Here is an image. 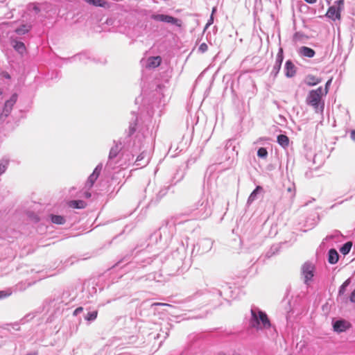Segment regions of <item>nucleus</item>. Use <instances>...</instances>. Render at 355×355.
Listing matches in <instances>:
<instances>
[{
    "instance_id": "obj_1",
    "label": "nucleus",
    "mask_w": 355,
    "mask_h": 355,
    "mask_svg": "<svg viewBox=\"0 0 355 355\" xmlns=\"http://www.w3.org/2000/svg\"><path fill=\"white\" fill-rule=\"evenodd\" d=\"M127 143L126 147L123 146V148H126V150L130 153H126L125 150H123L119 161H116L115 159L119 151L122 149L121 147V142H119V144H116L111 148L108 156V160L105 166L107 168L114 169L117 167L123 168V166L129 165L130 163L133 162L135 154H137L142 147L140 135L139 134H136L132 141L130 140L128 141Z\"/></svg>"
},
{
    "instance_id": "obj_2",
    "label": "nucleus",
    "mask_w": 355,
    "mask_h": 355,
    "mask_svg": "<svg viewBox=\"0 0 355 355\" xmlns=\"http://www.w3.org/2000/svg\"><path fill=\"white\" fill-rule=\"evenodd\" d=\"M211 205L208 195L205 193L188 207L185 214L191 219H206L211 214Z\"/></svg>"
},
{
    "instance_id": "obj_3",
    "label": "nucleus",
    "mask_w": 355,
    "mask_h": 355,
    "mask_svg": "<svg viewBox=\"0 0 355 355\" xmlns=\"http://www.w3.org/2000/svg\"><path fill=\"white\" fill-rule=\"evenodd\" d=\"M251 317L249 320V326L257 330H262L270 327L271 324L267 314L257 306H252Z\"/></svg>"
},
{
    "instance_id": "obj_4",
    "label": "nucleus",
    "mask_w": 355,
    "mask_h": 355,
    "mask_svg": "<svg viewBox=\"0 0 355 355\" xmlns=\"http://www.w3.org/2000/svg\"><path fill=\"white\" fill-rule=\"evenodd\" d=\"M324 95L322 87L311 90L307 95L306 103L307 105L313 107L315 112H322L324 108V103L322 101V98Z\"/></svg>"
},
{
    "instance_id": "obj_5",
    "label": "nucleus",
    "mask_w": 355,
    "mask_h": 355,
    "mask_svg": "<svg viewBox=\"0 0 355 355\" xmlns=\"http://www.w3.org/2000/svg\"><path fill=\"white\" fill-rule=\"evenodd\" d=\"M137 134H139L140 135V137H141V144H142V147H141V149L140 150V151L141 150H142V151L137 156L135 162H134V164L137 168H142L144 166H146L148 164V162H149V156L147 155L146 149H144V145H145V141H143L144 139L145 138V136H144V133L141 132L140 131H138L137 132ZM138 152H139V150Z\"/></svg>"
},
{
    "instance_id": "obj_6",
    "label": "nucleus",
    "mask_w": 355,
    "mask_h": 355,
    "mask_svg": "<svg viewBox=\"0 0 355 355\" xmlns=\"http://www.w3.org/2000/svg\"><path fill=\"white\" fill-rule=\"evenodd\" d=\"M14 38L13 22H3L0 24V42H6Z\"/></svg>"
},
{
    "instance_id": "obj_7",
    "label": "nucleus",
    "mask_w": 355,
    "mask_h": 355,
    "mask_svg": "<svg viewBox=\"0 0 355 355\" xmlns=\"http://www.w3.org/2000/svg\"><path fill=\"white\" fill-rule=\"evenodd\" d=\"M234 141L229 139L226 141L224 147V153L219 158L220 162L229 161L233 159L235 155H237L238 153L235 151V146L233 144Z\"/></svg>"
},
{
    "instance_id": "obj_8",
    "label": "nucleus",
    "mask_w": 355,
    "mask_h": 355,
    "mask_svg": "<svg viewBox=\"0 0 355 355\" xmlns=\"http://www.w3.org/2000/svg\"><path fill=\"white\" fill-rule=\"evenodd\" d=\"M17 101V94H13L10 98L5 102L2 111L0 113V120L3 121L6 118L10 115Z\"/></svg>"
},
{
    "instance_id": "obj_9",
    "label": "nucleus",
    "mask_w": 355,
    "mask_h": 355,
    "mask_svg": "<svg viewBox=\"0 0 355 355\" xmlns=\"http://www.w3.org/2000/svg\"><path fill=\"white\" fill-rule=\"evenodd\" d=\"M150 18L157 21H162L175 25L178 27L182 26V21L180 19L164 14H153Z\"/></svg>"
},
{
    "instance_id": "obj_10",
    "label": "nucleus",
    "mask_w": 355,
    "mask_h": 355,
    "mask_svg": "<svg viewBox=\"0 0 355 355\" xmlns=\"http://www.w3.org/2000/svg\"><path fill=\"white\" fill-rule=\"evenodd\" d=\"M351 278H348L339 287L338 293L336 298V300L338 303L345 304L348 303V297L345 295V292L347 291V288L351 284Z\"/></svg>"
},
{
    "instance_id": "obj_11",
    "label": "nucleus",
    "mask_w": 355,
    "mask_h": 355,
    "mask_svg": "<svg viewBox=\"0 0 355 355\" xmlns=\"http://www.w3.org/2000/svg\"><path fill=\"white\" fill-rule=\"evenodd\" d=\"M314 266L309 262H306L302 267V275L304 277V283L307 285L314 275Z\"/></svg>"
},
{
    "instance_id": "obj_12",
    "label": "nucleus",
    "mask_w": 355,
    "mask_h": 355,
    "mask_svg": "<svg viewBox=\"0 0 355 355\" xmlns=\"http://www.w3.org/2000/svg\"><path fill=\"white\" fill-rule=\"evenodd\" d=\"M102 168H103V164L101 163H100L99 164H98L96 166V167L94 170L93 173L89 176L87 181L86 182V184H85V187L87 189H89L90 188L92 187V186L94 185V183L98 178Z\"/></svg>"
},
{
    "instance_id": "obj_13",
    "label": "nucleus",
    "mask_w": 355,
    "mask_h": 355,
    "mask_svg": "<svg viewBox=\"0 0 355 355\" xmlns=\"http://www.w3.org/2000/svg\"><path fill=\"white\" fill-rule=\"evenodd\" d=\"M334 330L338 333H342L351 327L349 322L345 320H338L333 324Z\"/></svg>"
},
{
    "instance_id": "obj_14",
    "label": "nucleus",
    "mask_w": 355,
    "mask_h": 355,
    "mask_svg": "<svg viewBox=\"0 0 355 355\" xmlns=\"http://www.w3.org/2000/svg\"><path fill=\"white\" fill-rule=\"evenodd\" d=\"M10 44L13 47V49L21 55H23L26 52V49L24 42L21 41H18L15 37L12 39L10 41Z\"/></svg>"
},
{
    "instance_id": "obj_15",
    "label": "nucleus",
    "mask_w": 355,
    "mask_h": 355,
    "mask_svg": "<svg viewBox=\"0 0 355 355\" xmlns=\"http://www.w3.org/2000/svg\"><path fill=\"white\" fill-rule=\"evenodd\" d=\"M284 73L287 78H293L296 74V67L291 60H288L285 63Z\"/></svg>"
},
{
    "instance_id": "obj_16",
    "label": "nucleus",
    "mask_w": 355,
    "mask_h": 355,
    "mask_svg": "<svg viewBox=\"0 0 355 355\" xmlns=\"http://www.w3.org/2000/svg\"><path fill=\"white\" fill-rule=\"evenodd\" d=\"M212 246L213 241L209 239H203L199 242V247L202 254L209 252L212 248Z\"/></svg>"
},
{
    "instance_id": "obj_17",
    "label": "nucleus",
    "mask_w": 355,
    "mask_h": 355,
    "mask_svg": "<svg viewBox=\"0 0 355 355\" xmlns=\"http://www.w3.org/2000/svg\"><path fill=\"white\" fill-rule=\"evenodd\" d=\"M31 29V26L30 24H22L19 27H15V23L13 22V31L14 36L15 35H23L27 33Z\"/></svg>"
},
{
    "instance_id": "obj_18",
    "label": "nucleus",
    "mask_w": 355,
    "mask_h": 355,
    "mask_svg": "<svg viewBox=\"0 0 355 355\" xmlns=\"http://www.w3.org/2000/svg\"><path fill=\"white\" fill-rule=\"evenodd\" d=\"M298 53L303 57L309 58H313L315 55V52L311 48L307 46H302L299 49Z\"/></svg>"
},
{
    "instance_id": "obj_19",
    "label": "nucleus",
    "mask_w": 355,
    "mask_h": 355,
    "mask_svg": "<svg viewBox=\"0 0 355 355\" xmlns=\"http://www.w3.org/2000/svg\"><path fill=\"white\" fill-rule=\"evenodd\" d=\"M326 16L333 20H336L340 17V10L336 6H331L329 8Z\"/></svg>"
},
{
    "instance_id": "obj_20",
    "label": "nucleus",
    "mask_w": 355,
    "mask_h": 355,
    "mask_svg": "<svg viewBox=\"0 0 355 355\" xmlns=\"http://www.w3.org/2000/svg\"><path fill=\"white\" fill-rule=\"evenodd\" d=\"M98 310L94 309H87V313L84 314V318L87 322L88 324L96 320L98 316Z\"/></svg>"
},
{
    "instance_id": "obj_21",
    "label": "nucleus",
    "mask_w": 355,
    "mask_h": 355,
    "mask_svg": "<svg viewBox=\"0 0 355 355\" xmlns=\"http://www.w3.org/2000/svg\"><path fill=\"white\" fill-rule=\"evenodd\" d=\"M304 83L308 86H315L321 82V78L309 74L304 78Z\"/></svg>"
},
{
    "instance_id": "obj_22",
    "label": "nucleus",
    "mask_w": 355,
    "mask_h": 355,
    "mask_svg": "<svg viewBox=\"0 0 355 355\" xmlns=\"http://www.w3.org/2000/svg\"><path fill=\"white\" fill-rule=\"evenodd\" d=\"M162 62V58L160 56H154L150 57L146 63L147 68H155L158 67Z\"/></svg>"
},
{
    "instance_id": "obj_23",
    "label": "nucleus",
    "mask_w": 355,
    "mask_h": 355,
    "mask_svg": "<svg viewBox=\"0 0 355 355\" xmlns=\"http://www.w3.org/2000/svg\"><path fill=\"white\" fill-rule=\"evenodd\" d=\"M339 258V254L338 252L332 248L330 249L328 252V261L331 264H335L338 262Z\"/></svg>"
},
{
    "instance_id": "obj_24",
    "label": "nucleus",
    "mask_w": 355,
    "mask_h": 355,
    "mask_svg": "<svg viewBox=\"0 0 355 355\" xmlns=\"http://www.w3.org/2000/svg\"><path fill=\"white\" fill-rule=\"evenodd\" d=\"M263 191V187L261 186H257L254 190L250 193L248 197L247 203L248 205L252 204L254 200L257 199V195Z\"/></svg>"
},
{
    "instance_id": "obj_25",
    "label": "nucleus",
    "mask_w": 355,
    "mask_h": 355,
    "mask_svg": "<svg viewBox=\"0 0 355 355\" xmlns=\"http://www.w3.org/2000/svg\"><path fill=\"white\" fill-rule=\"evenodd\" d=\"M69 205L70 207L74 209H83L85 207L86 203L85 201L81 200H71L69 202Z\"/></svg>"
},
{
    "instance_id": "obj_26",
    "label": "nucleus",
    "mask_w": 355,
    "mask_h": 355,
    "mask_svg": "<svg viewBox=\"0 0 355 355\" xmlns=\"http://www.w3.org/2000/svg\"><path fill=\"white\" fill-rule=\"evenodd\" d=\"M50 218L51 222L54 224L63 225L66 222L65 218L60 215L51 214Z\"/></svg>"
},
{
    "instance_id": "obj_27",
    "label": "nucleus",
    "mask_w": 355,
    "mask_h": 355,
    "mask_svg": "<svg viewBox=\"0 0 355 355\" xmlns=\"http://www.w3.org/2000/svg\"><path fill=\"white\" fill-rule=\"evenodd\" d=\"M277 142L282 147H286L289 144L288 137L285 135H279L277 136Z\"/></svg>"
},
{
    "instance_id": "obj_28",
    "label": "nucleus",
    "mask_w": 355,
    "mask_h": 355,
    "mask_svg": "<svg viewBox=\"0 0 355 355\" xmlns=\"http://www.w3.org/2000/svg\"><path fill=\"white\" fill-rule=\"evenodd\" d=\"M352 247V243L351 241H348L343 244V245L340 248V252L343 254L346 255L347 254Z\"/></svg>"
},
{
    "instance_id": "obj_29",
    "label": "nucleus",
    "mask_w": 355,
    "mask_h": 355,
    "mask_svg": "<svg viewBox=\"0 0 355 355\" xmlns=\"http://www.w3.org/2000/svg\"><path fill=\"white\" fill-rule=\"evenodd\" d=\"M137 117L135 119V120L133 122H130V126H129V131L128 135V138H130L133 136V135L135 133L137 130Z\"/></svg>"
},
{
    "instance_id": "obj_30",
    "label": "nucleus",
    "mask_w": 355,
    "mask_h": 355,
    "mask_svg": "<svg viewBox=\"0 0 355 355\" xmlns=\"http://www.w3.org/2000/svg\"><path fill=\"white\" fill-rule=\"evenodd\" d=\"M9 165V159H1L0 160V175L3 174L6 169L8 168V166Z\"/></svg>"
},
{
    "instance_id": "obj_31",
    "label": "nucleus",
    "mask_w": 355,
    "mask_h": 355,
    "mask_svg": "<svg viewBox=\"0 0 355 355\" xmlns=\"http://www.w3.org/2000/svg\"><path fill=\"white\" fill-rule=\"evenodd\" d=\"M283 60H284V51H283V49L282 47H280L279 49L278 53L277 54L275 63L282 66Z\"/></svg>"
},
{
    "instance_id": "obj_32",
    "label": "nucleus",
    "mask_w": 355,
    "mask_h": 355,
    "mask_svg": "<svg viewBox=\"0 0 355 355\" xmlns=\"http://www.w3.org/2000/svg\"><path fill=\"white\" fill-rule=\"evenodd\" d=\"M257 156L259 158L266 159L268 157V151L266 148H259L257 150Z\"/></svg>"
},
{
    "instance_id": "obj_33",
    "label": "nucleus",
    "mask_w": 355,
    "mask_h": 355,
    "mask_svg": "<svg viewBox=\"0 0 355 355\" xmlns=\"http://www.w3.org/2000/svg\"><path fill=\"white\" fill-rule=\"evenodd\" d=\"M278 249H279V247L278 245H272L270 248V250L267 252L266 256L268 257V258H270L271 257L273 254H275V253L277 252L278 251Z\"/></svg>"
},
{
    "instance_id": "obj_34",
    "label": "nucleus",
    "mask_w": 355,
    "mask_h": 355,
    "mask_svg": "<svg viewBox=\"0 0 355 355\" xmlns=\"http://www.w3.org/2000/svg\"><path fill=\"white\" fill-rule=\"evenodd\" d=\"M281 67H282V66L275 63V64L273 65L272 69L270 72L271 76L276 77L277 76V74L279 73V72L281 69Z\"/></svg>"
},
{
    "instance_id": "obj_35",
    "label": "nucleus",
    "mask_w": 355,
    "mask_h": 355,
    "mask_svg": "<svg viewBox=\"0 0 355 355\" xmlns=\"http://www.w3.org/2000/svg\"><path fill=\"white\" fill-rule=\"evenodd\" d=\"M91 4L95 6L104 7L106 1L105 0H92Z\"/></svg>"
},
{
    "instance_id": "obj_36",
    "label": "nucleus",
    "mask_w": 355,
    "mask_h": 355,
    "mask_svg": "<svg viewBox=\"0 0 355 355\" xmlns=\"http://www.w3.org/2000/svg\"><path fill=\"white\" fill-rule=\"evenodd\" d=\"M73 59L74 60H81V61H83L84 62L86 63L85 62V60H87L88 58L86 56L85 54H78V55H75Z\"/></svg>"
},
{
    "instance_id": "obj_37",
    "label": "nucleus",
    "mask_w": 355,
    "mask_h": 355,
    "mask_svg": "<svg viewBox=\"0 0 355 355\" xmlns=\"http://www.w3.org/2000/svg\"><path fill=\"white\" fill-rule=\"evenodd\" d=\"M341 235L339 231H335L332 234L329 235L326 237V240H331L338 238Z\"/></svg>"
},
{
    "instance_id": "obj_38",
    "label": "nucleus",
    "mask_w": 355,
    "mask_h": 355,
    "mask_svg": "<svg viewBox=\"0 0 355 355\" xmlns=\"http://www.w3.org/2000/svg\"><path fill=\"white\" fill-rule=\"evenodd\" d=\"M208 49V46L206 43H202L198 47V51L203 53H205Z\"/></svg>"
},
{
    "instance_id": "obj_39",
    "label": "nucleus",
    "mask_w": 355,
    "mask_h": 355,
    "mask_svg": "<svg viewBox=\"0 0 355 355\" xmlns=\"http://www.w3.org/2000/svg\"><path fill=\"white\" fill-rule=\"evenodd\" d=\"M331 83V79L329 80L325 84V88L323 89V93L326 95L328 93L329 87Z\"/></svg>"
},
{
    "instance_id": "obj_40",
    "label": "nucleus",
    "mask_w": 355,
    "mask_h": 355,
    "mask_svg": "<svg viewBox=\"0 0 355 355\" xmlns=\"http://www.w3.org/2000/svg\"><path fill=\"white\" fill-rule=\"evenodd\" d=\"M355 304V289L352 292L350 296L348 297V302Z\"/></svg>"
},
{
    "instance_id": "obj_41",
    "label": "nucleus",
    "mask_w": 355,
    "mask_h": 355,
    "mask_svg": "<svg viewBox=\"0 0 355 355\" xmlns=\"http://www.w3.org/2000/svg\"><path fill=\"white\" fill-rule=\"evenodd\" d=\"M83 311V308L81 307V306H79L78 308H76L74 311H73V315L76 316L78 315V314H80V313H82Z\"/></svg>"
},
{
    "instance_id": "obj_42",
    "label": "nucleus",
    "mask_w": 355,
    "mask_h": 355,
    "mask_svg": "<svg viewBox=\"0 0 355 355\" xmlns=\"http://www.w3.org/2000/svg\"><path fill=\"white\" fill-rule=\"evenodd\" d=\"M28 216L32 218V220L35 222L39 221V217L37 215H35L33 213L29 214Z\"/></svg>"
},
{
    "instance_id": "obj_43",
    "label": "nucleus",
    "mask_w": 355,
    "mask_h": 355,
    "mask_svg": "<svg viewBox=\"0 0 355 355\" xmlns=\"http://www.w3.org/2000/svg\"><path fill=\"white\" fill-rule=\"evenodd\" d=\"M287 191L292 193V196H295V185L293 184L291 187H288Z\"/></svg>"
},
{
    "instance_id": "obj_44",
    "label": "nucleus",
    "mask_w": 355,
    "mask_h": 355,
    "mask_svg": "<svg viewBox=\"0 0 355 355\" xmlns=\"http://www.w3.org/2000/svg\"><path fill=\"white\" fill-rule=\"evenodd\" d=\"M10 293H7L6 291H0V299L4 298L8 296Z\"/></svg>"
},
{
    "instance_id": "obj_45",
    "label": "nucleus",
    "mask_w": 355,
    "mask_h": 355,
    "mask_svg": "<svg viewBox=\"0 0 355 355\" xmlns=\"http://www.w3.org/2000/svg\"><path fill=\"white\" fill-rule=\"evenodd\" d=\"M349 135H350V139L355 141V130H352L350 132H349Z\"/></svg>"
},
{
    "instance_id": "obj_46",
    "label": "nucleus",
    "mask_w": 355,
    "mask_h": 355,
    "mask_svg": "<svg viewBox=\"0 0 355 355\" xmlns=\"http://www.w3.org/2000/svg\"><path fill=\"white\" fill-rule=\"evenodd\" d=\"M305 176L306 178L308 179H310L313 177V175H312V171L311 170L309 171H307L306 173H305Z\"/></svg>"
},
{
    "instance_id": "obj_47",
    "label": "nucleus",
    "mask_w": 355,
    "mask_h": 355,
    "mask_svg": "<svg viewBox=\"0 0 355 355\" xmlns=\"http://www.w3.org/2000/svg\"><path fill=\"white\" fill-rule=\"evenodd\" d=\"M213 23V18L211 17L209 21L207 23L204 31L207 28L208 26H209Z\"/></svg>"
},
{
    "instance_id": "obj_48",
    "label": "nucleus",
    "mask_w": 355,
    "mask_h": 355,
    "mask_svg": "<svg viewBox=\"0 0 355 355\" xmlns=\"http://www.w3.org/2000/svg\"><path fill=\"white\" fill-rule=\"evenodd\" d=\"M152 306H169L168 304L156 302L152 304Z\"/></svg>"
},
{
    "instance_id": "obj_49",
    "label": "nucleus",
    "mask_w": 355,
    "mask_h": 355,
    "mask_svg": "<svg viewBox=\"0 0 355 355\" xmlns=\"http://www.w3.org/2000/svg\"><path fill=\"white\" fill-rule=\"evenodd\" d=\"M129 259H130V258H129V257L128 258L127 257H125L122 260H121L120 261H119V262L117 263V265H119V264H120L121 263H123V262H124V261H129Z\"/></svg>"
},
{
    "instance_id": "obj_50",
    "label": "nucleus",
    "mask_w": 355,
    "mask_h": 355,
    "mask_svg": "<svg viewBox=\"0 0 355 355\" xmlns=\"http://www.w3.org/2000/svg\"><path fill=\"white\" fill-rule=\"evenodd\" d=\"M304 1L306 3H310V4H313L317 1V0H304Z\"/></svg>"
},
{
    "instance_id": "obj_51",
    "label": "nucleus",
    "mask_w": 355,
    "mask_h": 355,
    "mask_svg": "<svg viewBox=\"0 0 355 355\" xmlns=\"http://www.w3.org/2000/svg\"><path fill=\"white\" fill-rule=\"evenodd\" d=\"M34 10H35L36 13L40 12V9H39V8L37 6H34Z\"/></svg>"
},
{
    "instance_id": "obj_52",
    "label": "nucleus",
    "mask_w": 355,
    "mask_h": 355,
    "mask_svg": "<svg viewBox=\"0 0 355 355\" xmlns=\"http://www.w3.org/2000/svg\"><path fill=\"white\" fill-rule=\"evenodd\" d=\"M3 76L7 78V79H10V76L8 73H5V74L3 75Z\"/></svg>"
},
{
    "instance_id": "obj_53",
    "label": "nucleus",
    "mask_w": 355,
    "mask_h": 355,
    "mask_svg": "<svg viewBox=\"0 0 355 355\" xmlns=\"http://www.w3.org/2000/svg\"><path fill=\"white\" fill-rule=\"evenodd\" d=\"M217 291V294L219 295V296H221L222 295V291L220 290H216Z\"/></svg>"
},
{
    "instance_id": "obj_54",
    "label": "nucleus",
    "mask_w": 355,
    "mask_h": 355,
    "mask_svg": "<svg viewBox=\"0 0 355 355\" xmlns=\"http://www.w3.org/2000/svg\"><path fill=\"white\" fill-rule=\"evenodd\" d=\"M85 196H86L87 198H89V197L91 196V194H90L89 193H87H87H85Z\"/></svg>"
},
{
    "instance_id": "obj_55",
    "label": "nucleus",
    "mask_w": 355,
    "mask_h": 355,
    "mask_svg": "<svg viewBox=\"0 0 355 355\" xmlns=\"http://www.w3.org/2000/svg\"><path fill=\"white\" fill-rule=\"evenodd\" d=\"M84 1H85V2H87V3H89V4H91V3H92V0H84Z\"/></svg>"
},
{
    "instance_id": "obj_56",
    "label": "nucleus",
    "mask_w": 355,
    "mask_h": 355,
    "mask_svg": "<svg viewBox=\"0 0 355 355\" xmlns=\"http://www.w3.org/2000/svg\"><path fill=\"white\" fill-rule=\"evenodd\" d=\"M201 294H202V293L200 291H198V292H196L195 295H200Z\"/></svg>"
},
{
    "instance_id": "obj_57",
    "label": "nucleus",
    "mask_w": 355,
    "mask_h": 355,
    "mask_svg": "<svg viewBox=\"0 0 355 355\" xmlns=\"http://www.w3.org/2000/svg\"><path fill=\"white\" fill-rule=\"evenodd\" d=\"M26 355H37V353H33V354H28Z\"/></svg>"
},
{
    "instance_id": "obj_58",
    "label": "nucleus",
    "mask_w": 355,
    "mask_h": 355,
    "mask_svg": "<svg viewBox=\"0 0 355 355\" xmlns=\"http://www.w3.org/2000/svg\"><path fill=\"white\" fill-rule=\"evenodd\" d=\"M3 94L2 89L0 88V95Z\"/></svg>"
},
{
    "instance_id": "obj_59",
    "label": "nucleus",
    "mask_w": 355,
    "mask_h": 355,
    "mask_svg": "<svg viewBox=\"0 0 355 355\" xmlns=\"http://www.w3.org/2000/svg\"><path fill=\"white\" fill-rule=\"evenodd\" d=\"M158 336L159 335L157 334V336H154V338L155 339V338H158Z\"/></svg>"
},
{
    "instance_id": "obj_60",
    "label": "nucleus",
    "mask_w": 355,
    "mask_h": 355,
    "mask_svg": "<svg viewBox=\"0 0 355 355\" xmlns=\"http://www.w3.org/2000/svg\"><path fill=\"white\" fill-rule=\"evenodd\" d=\"M0 121H2V120H0Z\"/></svg>"
}]
</instances>
